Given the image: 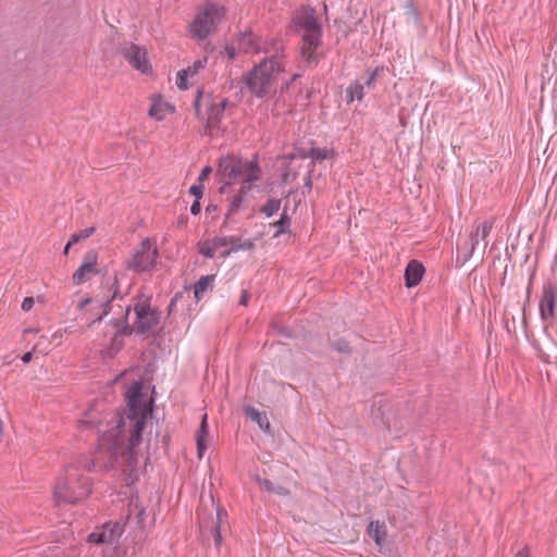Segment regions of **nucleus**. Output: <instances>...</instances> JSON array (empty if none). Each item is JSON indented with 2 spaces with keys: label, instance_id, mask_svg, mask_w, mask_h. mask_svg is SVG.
Listing matches in <instances>:
<instances>
[{
  "label": "nucleus",
  "instance_id": "dca6fc26",
  "mask_svg": "<svg viewBox=\"0 0 557 557\" xmlns=\"http://www.w3.org/2000/svg\"><path fill=\"white\" fill-rule=\"evenodd\" d=\"M424 274V267L417 260H411L405 270V284L407 287L417 286Z\"/></svg>",
  "mask_w": 557,
  "mask_h": 557
},
{
  "label": "nucleus",
  "instance_id": "09e8293b",
  "mask_svg": "<svg viewBox=\"0 0 557 557\" xmlns=\"http://www.w3.org/2000/svg\"><path fill=\"white\" fill-rule=\"evenodd\" d=\"M263 484H264V486H265L268 490L270 488V486H269V482H268L267 480H265V481H263Z\"/></svg>",
  "mask_w": 557,
  "mask_h": 557
},
{
  "label": "nucleus",
  "instance_id": "2f4dec72",
  "mask_svg": "<svg viewBox=\"0 0 557 557\" xmlns=\"http://www.w3.org/2000/svg\"><path fill=\"white\" fill-rule=\"evenodd\" d=\"M289 224V218L287 216V214L283 213L281 215V219L274 223L275 226H278L280 230L276 232L275 236H278L280 234L284 233L285 230L284 227L287 226Z\"/></svg>",
  "mask_w": 557,
  "mask_h": 557
},
{
  "label": "nucleus",
  "instance_id": "cd10ccee",
  "mask_svg": "<svg viewBox=\"0 0 557 557\" xmlns=\"http://www.w3.org/2000/svg\"><path fill=\"white\" fill-rule=\"evenodd\" d=\"M281 208V200L278 199H270L262 207L261 211L268 216L274 215Z\"/></svg>",
  "mask_w": 557,
  "mask_h": 557
},
{
  "label": "nucleus",
  "instance_id": "8fccbe9b",
  "mask_svg": "<svg viewBox=\"0 0 557 557\" xmlns=\"http://www.w3.org/2000/svg\"><path fill=\"white\" fill-rule=\"evenodd\" d=\"M40 343L36 344L33 348V350H37V348L39 347Z\"/></svg>",
  "mask_w": 557,
  "mask_h": 557
},
{
  "label": "nucleus",
  "instance_id": "f3484780",
  "mask_svg": "<svg viewBox=\"0 0 557 557\" xmlns=\"http://www.w3.org/2000/svg\"><path fill=\"white\" fill-rule=\"evenodd\" d=\"M125 333V331H120L116 325H107V334L112 335V338L110 347L102 349V354L110 358L114 357L124 345L122 336Z\"/></svg>",
  "mask_w": 557,
  "mask_h": 557
},
{
  "label": "nucleus",
  "instance_id": "c03bdc74",
  "mask_svg": "<svg viewBox=\"0 0 557 557\" xmlns=\"http://www.w3.org/2000/svg\"><path fill=\"white\" fill-rule=\"evenodd\" d=\"M348 349V346L346 343H342L338 347H337V350L339 351H347Z\"/></svg>",
  "mask_w": 557,
  "mask_h": 557
},
{
  "label": "nucleus",
  "instance_id": "a878e982",
  "mask_svg": "<svg viewBox=\"0 0 557 557\" xmlns=\"http://www.w3.org/2000/svg\"><path fill=\"white\" fill-rule=\"evenodd\" d=\"M255 247V243L251 239H247L243 243H239V239L235 237V244H231L228 249H225L220 252V256L222 258L228 257L232 252L238 251V250H250Z\"/></svg>",
  "mask_w": 557,
  "mask_h": 557
},
{
  "label": "nucleus",
  "instance_id": "ea45409f",
  "mask_svg": "<svg viewBox=\"0 0 557 557\" xmlns=\"http://www.w3.org/2000/svg\"><path fill=\"white\" fill-rule=\"evenodd\" d=\"M106 314H108L107 305L103 307V310H102L101 314L98 317V319H97V320H94V321L89 324V327L95 326L96 322H97V321L99 322V321L102 319V315H106Z\"/></svg>",
  "mask_w": 557,
  "mask_h": 557
},
{
  "label": "nucleus",
  "instance_id": "4c0bfd02",
  "mask_svg": "<svg viewBox=\"0 0 557 557\" xmlns=\"http://www.w3.org/2000/svg\"><path fill=\"white\" fill-rule=\"evenodd\" d=\"M200 211H201L200 202L198 199H196L190 207V212H191V214L197 215L200 213Z\"/></svg>",
  "mask_w": 557,
  "mask_h": 557
},
{
  "label": "nucleus",
  "instance_id": "4468645a",
  "mask_svg": "<svg viewBox=\"0 0 557 557\" xmlns=\"http://www.w3.org/2000/svg\"><path fill=\"white\" fill-rule=\"evenodd\" d=\"M238 50L244 53L257 54L265 51L262 39L251 30H245L237 37Z\"/></svg>",
  "mask_w": 557,
  "mask_h": 557
},
{
  "label": "nucleus",
  "instance_id": "49530a36",
  "mask_svg": "<svg viewBox=\"0 0 557 557\" xmlns=\"http://www.w3.org/2000/svg\"><path fill=\"white\" fill-rule=\"evenodd\" d=\"M72 245H73V244H70V240H69V242H67V244H66V245H65V247H64V251H63V252H64V255H67V253H69V249H70V247H71Z\"/></svg>",
  "mask_w": 557,
  "mask_h": 557
},
{
  "label": "nucleus",
  "instance_id": "7c9ffc66",
  "mask_svg": "<svg viewBox=\"0 0 557 557\" xmlns=\"http://www.w3.org/2000/svg\"><path fill=\"white\" fill-rule=\"evenodd\" d=\"M190 77L188 75V71H180L176 75V85L180 89L186 90L188 88L187 78Z\"/></svg>",
  "mask_w": 557,
  "mask_h": 557
},
{
  "label": "nucleus",
  "instance_id": "58836bf2",
  "mask_svg": "<svg viewBox=\"0 0 557 557\" xmlns=\"http://www.w3.org/2000/svg\"><path fill=\"white\" fill-rule=\"evenodd\" d=\"M249 297H250L249 293L247 290H244L243 294H242L239 304L246 306L247 302H248Z\"/></svg>",
  "mask_w": 557,
  "mask_h": 557
},
{
  "label": "nucleus",
  "instance_id": "6ab92c4d",
  "mask_svg": "<svg viewBox=\"0 0 557 557\" xmlns=\"http://www.w3.org/2000/svg\"><path fill=\"white\" fill-rule=\"evenodd\" d=\"M207 440H208V423H207V414L202 416L199 431L196 436L197 443V456L201 459L207 450Z\"/></svg>",
  "mask_w": 557,
  "mask_h": 557
},
{
  "label": "nucleus",
  "instance_id": "c9c22d12",
  "mask_svg": "<svg viewBox=\"0 0 557 557\" xmlns=\"http://www.w3.org/2000/svg\"><path fill=\"white\" fill-rule=\"evenodd\" d=\"M211 173H212V168H211V166H209V165L205 166V168L201 170L200 175H199V177H198L199 183H201V184H202L205 181H207V180L209 178V176H210V174H211Z\"/></svg>",
  "mask_w": 557,
  "mask_h": 557
},
{
  "label": "nucleus",
  "instance_id": "412c9836",
  "mask_svg": "<svg viewBox=\"0 0 557 557\" xmlns=\"http://www.w3.org/2000/svg\"><path fill=\"white\" fill-rule=\"evenodd\" d=\"M245 413L248 418L256 422L261 430L265 432L270 431V422L264 412H261L253 407H247L245 408Z\"/></svg>",
  "mask_w": 557,
  "mask_h": 557
},
{
  "label": "nucleus",
  "instance_id": "9b49d317",
  "mask_svg": "<svg viewBox=\"0 0 557 557\" xmlns=\"http://www.w3.org/2000/svg\"><path fill=\"white\" fill-rule=\"evenodd\" d=\"M98 253L95 250H89L85 253L82 264L73 274V283L81 285L95 276L98 273Z\"/></svg>",
  "mask_w": 557,
  "mask_h": 557
},
{
  "label": "nucleus",
  "instance_id": "423d86ee",
  "mask_svg": "<svg viewBox=\"0 0 557 557\" xmlns=\"http://www.w3.org/2000/svg\"><path fill=\"white\" fill-rule=\"evenodd\" d=\"M295 26L301 34V55L307 63L318 61L317 49L321 45L322 28L313 10L301 12L295 18Z\"/></svg>",
  "mask_w": 557,
  "mask_h": 557
},
{
  "label": "nucleus",
  "instance_id": "a211bd4d",
  "mask_svg": "<svg viewBox=\"0 0 557 557\" xmlns=\"http://www.w3.org/2000/svg\"><path fill=\"white\" fill-rule=\"evenodd\" d=\"M369 536L374 540L377 546H382L387 536V530L384 522L371 521L367 530Z\"/></svg>",
  "mask_w": 557,
  "mask_h": 557
},
{
  "label": "nucleus",
  "instance_id": "c85d7f7f",
  "mask_svg": "<svg viewBox=\"0 0 557 557\" xmlns=\"http://www.w3.org/2000/svg\"><path fill=\"white\" fill-rule=\"evenodd\" d=\"M96 228L94 226L86 227L78 233H75L70 238V244H77L81 240L87 239L94 235Z\"/></svg>",
  "mask_w": 557,
  "mask_h": 557
},
{
  "label": "nucleus",
  "instance_id": "3c124183",
  "mask_svg": "<svg viewBox=\"0 0 557 557\" xmlns=\"http://www.w3.org/2000/svg\"><path fill=\"white\" fill-rule=\"evenodd\" d=\"M129 313H131V309H129V308H127V309H126V317H128V315H129Z\"/></svg>",
  "mask_w": 557,
  "mask_h": 557
},
{
  "label": "nucleus",
  "instance_id": "1a4fd4ad",
  "mask_svg": "<svg viewBox=\"0 0 557 557\" xmlns=\"http://www.w3.org/2000/svg\"><path fill=\"white\" fill-rule=\"evenodd\" d=\"M493 226H494L493 220H484V221L475 222L473 224V230L471 231V233L469 235L468 251L463 256V261H462L463 263L473 257L476 249H480L482 255L484 253L486 246H487L486 238L488 237Z\"/></svg>",
  "mask_w": 557,
  "mask_h": 557
},
{
  "label": "nucleus",
  "instance_id": "7ed1b4c3",
  "mask_svg": "<svg viewBox=\"0 0 557 557\" xmlns=\"http://www.w3.org/2000/svg\"><path fill=\"white\" fill-rule=\"evenodd\" d=\"M91 494V481L79 463H70L58 476L53 486V502L57 506L76 505Z\"/></svg>",
  "mask_w": 557,
  "mask_h": 557
},
{
  "label": "nucleus",
  "instance_id": "a18cd8bd",
  "mask_svg": "<svg viewBox=\"0 0 557 557\" xmlns=\"http://www.w3.org/2000/svg\"><path fill=\"white\" fill-rule=\"evenodd\" d=\"M3 433H4V426H3L2 420L0 419V442L2 441Z\"/></svg>",
  "mask_w": 557,
  "mask_h": 557
},
{
  "label": "nucleus",
  "instance_id": "f8f14e48",
  "mask_svg": "<svg viewBox=\"0 0 557 557\" xmlns=\"http://www.w3.org/2000/svg\"><path fill=\"white\" fill-rule=\"evenodd\" d=\"M556 296V288L552 283L543 285L539 309L541 319L544 322L550 323L554 318Z\"/></svg>",
  "mask_w": 557,
  "mask_h": 557
},
{
  "label": "nucleus",
  "instance_id": "5701e85b",
  "mask_svg": "<svg viewBox=\"0 0 557 557\" xmlns=\"http://www.w3.org/2000/svg\"><path fill=\"white\" fill-rule=\"evenodd\" d=\"M231 106L230 101L225 98L219 99L218 102H214L209 108V120L218 121L222 116L223 112Z\"/></svg>",
  "mask_w": 557,
  "mask_h": 557
},
{
  "label": "nucleus",
  "instance_id": "9d476101",
  "mask_svg": "<svg viewBox=\"0 0 557 557\" xmlns=\"http://www.w3.org/2000/svg\"><path fill=\"white\" fill-rule=\"evenodd\" d=\"M122 55L134 70L144 75L152 74L153 69L145 47L133 42L126 44L122 49Z\"/></svg>",
  "mask_w": 557,
  "mask_h": 557
},
{
  "label": "nucleus",
  "instance_id": "bb28decb",
  "mask_svg": "<svg viewBox=\"0 0 557 557\" xmlns=\"http://www.w3.org/2000/svg\"><path fill=\"white\" fill-rule=\"evenodd\" d=\"M347 101L351 102L355 99L362 100L363 98V85L355 82L349 85V87L346 90Z\"/></svg>",
  "mask_w": 557,
  "mask_h": 557
},
{
  "label": "nucleus",
  "instance_id": "473e14b6",
  "mask_svg": "<svg viewBox=\"0 0 557 557\" xmlns=\"http://www.w3.org/2000/svg\"><path fill=\"white\" fill-rule=\"evenodd\" d=\"M205 187L201 183L197 185H193L189 188V193L196 197V199H200L203 195Z\"/></svg>",
  "mask_w": 557,
  "mask_h": 557
},
{
  "label": "nucleus",
  "instance_id": "b1692460",
  "mask_svg": "<svg viewBox=\"0 0 557 557\" xmlns=\"http://www.w3.org/2000/svg\"><path fill=\"white\" fill-rule=\"evenodd\" d=\"M214 283V275L201 276L195 285V297L197 300L201 299L203 294L212 288Z\"/></svg>",
  "mask_w": 557,
  "mask_h": 557
},
{
  "label": "nucleus",
  "instance_id": "72a5a7b5",
  "mask_svg": "<svg viewBox=\"0 0 557 557\" xmlns=\"http://www.w3.org/2000/svg\"><path fill=\"white\" fill-rule=\"evenodd\" d=\"M238 46L235 47L233 45L226 46L224 49V53L228 60H234L237 57Z\"/></svg>",
  "mask_w": 557,
  "mask_h": 557
},
{
  "label": "nucleus",
  "instance_id": "20e7f679",
  "mask_svg": "<svg viewBox=\"0 0 557 557\" xmlns=\"http://www.w3.org/2000/svg\"><path fill=\"white\" fill-rule=\"evenodd\" d=\"M285 69L286 62L283 57H269L248 71L243 81L252 95L263 98L275 90L278 77Z\"/></svg>",
  "mask_w": 557,
  "mask_h": 557
},
{
  "label": "nucleus",
  "instance_id": "37998d69",
  "mask_svg": "<svg viewBox=\"0 0 557 557\" xmlns=\"http://www.w3.org/2000/svg\"><path fill=\"white\" fill-rule=\"evenodd\" d=\"M297 77H298V75H297V74H294V75H293V77H292V79H290L289 82L284 83V84L282 85V87H281L282 91H283V90H285V89H288V87H289L290 83H292V82H294Z\"/></svg>",
  "mask_w": 557,
  "mask_h": 557
},
{
  "label": "nucleus",
  "instance_id": "4be33fe9",
  "mask_svg": "<svg viewBox=\"0 0 557 557\" xmlns=\"http://www.w3.org/2000/svg\"><path fill=\"white\" fill-rule=\"evenodd\" d=\"M113 540V529L110 524H104L101 531L92 532L88 535V541L95 544L111 543Z\"/></svg>",
  "mask_w": 557,
  "mask_h": 557
},
{
  "label": "nucleus",
  "instance_id": "f257e3e1",
  "mask_svg": "<svg viewBox=\"0 0 557 557\" xmlns=\"http://www.w3.org/2000/svg\"><path fill=\"white\" fill-rule=\"evenodd\" d=\"M141 389L139 382L129 386L126 393L128 413L126 418L120 414L114 417L111 428L99 441L95 458L96 463L106 470H121L127 484L136 479L139 463L137 446L150 412Z\"/></svg>",
  "mask_w": 557,
  "mask_h": 557
},
{
  "label": "nucleus",
  "instance_id": "a19ab883",
  "mask_svg": "<svg viewBox=\"0 0 557 557\" xmlns=\"http://www.w3.org/2000/svg\"><path fill=\"white\" fill-rule=\"evenodd\" d=\"M33 358V351H27L22 356V361L28 363Z\"/></svg>",
  "mask_w": 557,
  "mask_h": 557
},
{
  "label": "nucleus",
  "instance_id": "e433bc0d",
  "mask_svg": "<svg viewBox=\"0 0 557 557\" xmlns=\"http://www.w3.org/2000/svg\"><path fill=\"white\" fill-rule=\"evenodd\" d=\"M515 557H532L531 550L528 546H524L516 553Z\"/></svg>",
  "mask_w": 557,
  "mask_h": 557
},
{
  "label": "nucleus",
  "instance_id": "c756f323",
  "mask_svg": "<svg viewBox=\"0 0 557 557\" xmlns=\"http://www.w3.org/2000/svg\"><path fill=\"white\" fill-rule=\"evenodd\" d=\"M207 58L196 60L193 65L188 66L184 71H188V75L194 77L199 71L203 70L207 64Z\"/></svg>",
  "mask_w": 557,
  "mask_h": 557
},
{
  "label": "nucleus",
  "instance_id": "de8ad7c7",
  "mask_svg": "<svg viewBox=\"0 0 557 557\" xmlns=\"http://www.w3.org/2000/svg\"><path fill=\"white\" fill-rule=\"evenodd\" d=\"M373 79H374V75H372V76L369 78V81L367 82V84H368V85H370V84L373 82Z\"/></svg>",
  "mask_w": 557,
  "mask_h": 557
},
{
  "label": "nucleus",
  "instance_id": "79ce46f5",
  "mask_svg": "<svg viewBox=\"0 0 557 557\" xmlns=\"http://www.w3.org/2000/svg\"><path fill=\"white\" fill-rule=\"evenodd\" d=\"M89 304H92V300L90 298H85L79 302L78 308L82 310Z\"/></svg>",
  "mask_w": 557,
  "mask_h": 557
},
{
  "label": "nucleus",
  "instance_id": "ddd939ff",
  "mask_svg": "<svg viewBox=\"0 0 557 557\" xmlns=\"http://www.w3.org/2000/svg\"><path fill=\"white\" fill-rule=\"evenodd\" d=\"M149 117L156 121L165 120L175 112V107L166 101L161 95H152L150 98Z\"/></svg>",
  "mask_w": 557,
  "mask_h": 557
},
{
  "label": "nucleus",
  "instance_id": "393cba45",
  "mask_svg": "<svg viewBox=\"0 0 557 557\" xmlns=\"http://www.w3.org/2000/svg\"><path fill=\"white\" fill-rule=\"evenodd\" d=\"M226 512L220 508L215 509V522L213 523V530H214V542L215 545L219 547L222 543V535H221V525L226 520Z\"/></svg>",
  "mask_w": 557,
  "mask_h": 557
},
{
  "label": "nucleus",
  "instance_id": "aec40b11",
  "mask_svg": "<svg viewBox=\"0 0 557 557\" xmlns=\"http://www.w3.org/2000/svg\"><path fill=\"white\" fill-rule=\"evenodd\" d=\"M333 156V150L329 148H311L308 152L302 149L293 154L292 158H311L314 161H321Z\"/></svg>",
  "mask_w": 557,
  "mask_h": 557
},
{
  "label": "nucleus",
  "instance_id": "6e6552de",
  "mask_svg": "<svg viewBox=\"0 0 557 557\" xmlns=\"http://www.w3.org/2000/svg\"><path fill=\"white\" fill-rule=\"evenodd\" d=\"M134 322L131 332L144 334L152 330L158 323L160 315L151 308L150 302L146 298H139L134 304Z\"/></svg>",
  "mask_w": 557,
  "mask_h": 557
},
{
  "label": "nucleus",
  "instance_id": "39448f33",
  "mask_svg": "<svg viewBox=\"0 0 557 557\" xmlns=\"http://www.w3.org/2000/svg\"><path fill=\"white\" fill-rule=\"evenodd\" d=\"M226 16L227 8L222 2L206 0L196 7L187 33L195 40H205L219 30Z\"/></svg>",
  "mask_w": 557,
  "mask_h": 557
},
{
  "label": "nucleus",
  "instance_id": "2eb2a0df",
  "mask_svg": "<svg viewBox=\"0 0 557 557\" xmlns=\"http://www.w3.org/2000/svg\"><path fill=\"white\" fill-rule=\"evenodd\" d=\"M231 244H235L234 236L216 237L212 240L201 243L199 245V252L207 258H213L221 248L228 247Z\"/></svg>",
  "mask_w": 557,
  "mask_h": 557
},
{
  "label": "nucleus",
  "instance_id": "f704fd0d",
  "mask_svg": "<svg viewBox=\"0 0 557 557\" xmlns=\"http://www.w3.org/2000/svg\"><path fill=\"white\" fill-rule=\"evenodd\" d=\"M34 305H35L34 297H26L22 302V310L25 312H28L33 309Z\"/></svg>",
  "mask_w": 557,
  "mask_h": 557
},
{
  "label": "nucleus",
  "instance_id": "f03ea898",
  "mask_svg": "<svg viewBox=\"0 0 557 557\" xmlns=\"http://www.w3.org/2000/svg\"><path fill=\"white\" fill-rule=\"evenodd\" d=\"M218 175L223 182V186L220 188L221 193H226L228 187L239 184V188L234 190V195L228 199L230 212H233L239 209L245 195L260 180L261 170L253 161L227 156L220 159Z\"/></svg>",
  "mask_w": 557,
  "mask_h": 557
},
{
  "label": "nucleus",
  "instance_id": "0eeeda50",
  "mask_svg": "<svg viewBox=\"0 0 557 557\" xmlns=\"http://www.w3.org/2000/svg\"><path fill=\"white\" fill-rule=\"evenodd\" d=\"M159 251L156 242L146 237L134 249L132 258L127 262V268L136 272L150 271L157 264Z\"/></svg>",
  "mask_w": 557,
  "mask_h": 557
}]
</instances>
